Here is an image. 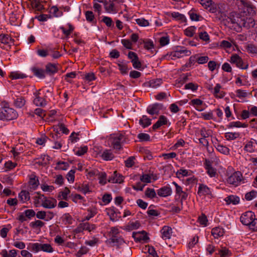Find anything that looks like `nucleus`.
Masks as SVG:
<instances>
[{"label":"nucleus","instance_id":"obj_56","mask_svg":"<svg viewBox=\"0 0 257 257\" xmlns=\"http://www.w3.org/2000/svg\"><path fill=\"white\" fill-rule=\"evenodd\" d=\"M136 23L140 27H147L150 26L148 20L144 18H138L135 20Z\"/></svg>","mask_w":257,"mask_h":257},{"label":"nucleus","instance_id":"obj_13","mask_svg":"<svg viewBox=\"0 0 257 257\" xmlns=\"http://www.w3.org/2000/svg\"><path fill=\"white\" fill-rule=\"evenodd\" d=\"M171 124V122L169 121L166 116L161 115L159 116L157 122L153 125L152 128L153 130H156L163 125H166L169 126Z\"/></svg>","mask_w":257,"mask_h":257},{"label":"nucleus","instance_id":"obj_55","mask_svg":"<svg viewBox=\"0 0 257 257\" xmlns=\"http://www.w3.org/2000/svg\"><path fill=\"white\" fill-rule=\"evenodd\" d=\"M70 193V191L68 188L65 187L64 191H61L58 197L60 199H63L65 200H67L68 199V195Z\"/></svg>","mask_w":257,"mask_h":257},{"label":"nucleus","instance_id":"obj_29","mask_svg":"<svg viewBox=\"0 0 257 257\" xmlns=\"http://www.w3.org/2000/svg\"><path fill=\"white\" fill-rule=\"evenodd\" d=\"M12 40L13 39L9 35L5 34H0V47L5 49L4 47L2 46V44L10 46V43Z\"/></svg>","mask_w":257,"mask_h":257},{"label":"nucleus","instance_id":"obj_28","mask_svg":"<svg viewBox=\"0 0 257 257\" xmlns=\"http://www.w3.org/2000/svg\"><path fill=\"white\" fill-rule=\"evenodd\" d=\"M224 233V229L220 226L215 227L211 230V235L215 239L223 236Z\"/></svg>","mask_w":257,"mask_h":257},{"label":"nucleus","instance_id":"obj_7","mask_svg":"<svg viewBox=\"0 0 257 257\" xmlns=\"http://www.w3.org/2000/svg\"><path fill=\"white\" fill-rule=\"evenodd\" d=\"M255 14V7L251 3L242 0V17H252Z\"/></svg>","mask_w":257,"mask_h":257},{"label":"nucleus","instance_id":"obj_14","mask_svg":"<svg viewBox=\"0 0 257 257\" xmlns=\"http://www.w3.org/2000/svg\"><path fill=\"white\" fill-rule=\"evenodd\" d=\"M172 184L175 187V193L176 195L179 196L180 198V203L181 205L183 204V201L186 200L188 197V193L183 190L182 187L179 186L176 182H173Z\"/></svg>","mask_w":257,"mask_h":257},{"label":"nucleus","instance_id":"obj_11","mask_svg":"<svg viewBox=\"0 0 257 257\" xmlns=\"http://www.w3.org/2000/svg\"><path fill=\"white\" fill-rule=\"evenodd\" d=\"M227 183L237 186L241 181V172L239 171L235 172L229 175L226 179Z\"/></svg>","mask_w":257,"mask_h":257},{"label":"nucleus","instance_id":"obj_41","mask_svg":"<svg viewBox=\"0 0 257 257\" xmlns=\"http://www.w3.org/2000/svg\"><path fill=\"white\" fill-rule=\"evenodd\" d=\"M19 198L23 202L25 203L29 201L30 199V193L26 190L21 191L19 194Z\"/></svg>","mask_w":257,"mask_h":257},{"label":"nucleus","instance_id":"obj_16","mask_svg":"<svg viewBox=\"0 0 257 257\" xmlns=\"http://www.w3.org/2000/svg\"><path fill=\"white\" fill-rule=\"evenodd\" d=\"M29 178L28 184L30 188L33 190L37 189L40 184L39 177L36 176L35 172H33L29 175Z\"/></svg>","mask_w":257,"mask_h":257},{"label":"nucleus","instance_id":"obj_26","mask_svg":"<svg viewBox=\"0 0 257 257\" xmlns=\"http://www.w3.org/2000/svg\"><path fill=\"white\" fill-rule=\"evenodd\" d=\"M221 86L220 84L217 83L215 85L212 93L214 97L216 98H222L224 97L225 93L221 90Z\"/></svg>","mask_w":257,"mask_h":257},{"label":"nucleus","instance_id":"obj_30","mask_svg":"<svg viewBox=\"0 0 257 257\" xmlns=\"http://www.w3.org/2000/svg\"><path fill=\"white\" fill-rule=\"evenodd\" d=\"M140 44H144V48L148 51H152L154 49L155 45L153 41L150 39H142L140 40Z\"/></svg>","mask_w":257,"mask_h":257},{"label":"nucleus","instance_id":"obj_22","mask_svg":"<svg viewBox=\"0 0 257 257\" xmlns=\"http://www.w3.org/2000/svg\"><path fill=\"white\" fill-rule=\"evenodd\" d=\"M197 194L199 196L211 195L210 189L206 185L201 184L199 185Z\"/></svg>","mask_w":257,"mask_h":257},{"label":"nucleus","instance_id":"obj_1","mask_svg":"<svg viewBox=\"0 0 257 257\" xmlns=\"http://www.w3.org/2000/svg\"><path fill=\"white\" fill-rule=\"evenodd\" d=\"M33 103L37 106L45 107L50 101V98L53 97V88L50 87L39 89L34 93Z\"/></svg>","mask_w":257,"mask_h":257},{"label":"nucleus","instance_id":"obj_47","mask_svg":"<svg viewBox=\"0 0 257 257\" xmlns=\"http://www.w3.org/2000/svg\"><path fill=\"white\" fill-rule=\"evenodd\" d=\"M31 4L32 7L37 11H41L44 9V6L40 0H32Z\"/></svg>","mask_w":257,"mask_h":257},{"label":"nucleus","instance_id":"obj_4","mask_svg":"<svg viewBox=\"0 0 257 257\" xmlns=\"http://www.w3.org/2000/svg\"><path fill=\"white\" fill-rule=\"evenodd\" d=\"M191 52L184 47L177 46L173 51L168 53L165 57L168 59L175 60L191 55Z\"/></svg>","mask_w":257,"mask_h":257},{"label":"nucleus","instance_id":"obj_50","mask_svg":"<svg viewBox=\"0 0 257 257\" xmlns=\"http://www.w3.org/2000/svg\"><path fill=\"white\" fill-rule=\"evenodd\" d=\"M88 214L85 216L83 221H88L97 214V210L95 208H90L87 209Z\"/></svg>","mask_w":257,"mask_h":257},{"label":"nucleus","instance_id":"obj_32","mask_svg":"<svg viewBox=\"0 0 257 257\" xmlns=\"http://www.w3.org/2000/svg\"><path fill=\"white\" fill-rule=\"evenodd\" d=\"M66 26L68 27V29H66L64 26L60 27L59 29L61 30L66 38H68L71 34L73 32L74 27L69 23H67Z\"/></svg>","mask_w":257,"mask_h":257},{"label":"nucleus","instance_id":"obj_38","mask_svg":"<svg viewBox=\"0 0 257 257\" xmlns=\"http://www.w3.org/2000/svg\"><path fill=\"white\" fill-rule=\"evenodd\" d=\"M244 48L245 51L248 53L257 54V46L252 43H245Z\"/></svg>","mask_w":257,"mask_h":257},{"label":"nucleus","instance_id":"obj_46","mask_svg":"<svg viewBox=\"0 0 257 257\" xmlns=\"http://www.w3.org/2000/svg\"><path fill=\"white\" fill-rule=\"evenodd\" d=\"M230 62L237 67L241 68V58L237 54H233L230 57Z\"/></svg>","mask_w":257,"mask_h":257},{"label":"nucleus","instance_id":"obj_23","mask_svg":"<svg viewBox=\"0 0 257 257\" xmlns=\"http://www.w3.org/2000/svg\"><path fill=\"white\" fill-rule=\"evenodd\" d=\"M117 209L112 207L106 209L107 214L109 216L110 219L112 221H116L118 220V214H120L119 212H117Z\"/></svg>","mask_w":257,"mask_h":257},{"label":"nucleus","instance_id":"obj_37","mask_svg":"<svg viewBox=\"0 0 257 257\" xmlns=\"http://www.w3.org/2000/svg\"><path fill=\"white\" fill-rule=\"evenodd\" d=\"M152 119L146 115H143L139 120V124L143 128L150 126L152 123Z\"/></svg>","mask_w":257,"mask_h":257},{"label":"nucleus","instance_id":"obj_40","mask_svg":"<svg viewBox=\"0 0 257 257\" xmlns=\"http://www.w3.org/2000/svg\"><path fill=\"white\" fill-rule=\"evenodd\" d=\"M229 19L232 23L237 24L239 27L240 23V15L235 12H232L230 15Z\"/></svg>","mask_w":257,"mask_h":257},{"label":"nucleus","instance_id":"obj_18","mask_svg":"<svg viewBox=\"0 0 257 257\" xmlns=\"http://www.w3.org/2000/svg\"><path fill=\"white\" fill-rule=\"evenodd\" d=\"M57 201L56 199L46 196L42 206L45 208L53 209L57 205Z\"/></svg>","mask_w":257,"mask_h":257},{"label":"nucleus","instance_id":"obj_42","mask_svg":"<svg viewBox=\"0 0 257 257\" xmlns=\"http://www.w3.org/2000/svg\"><path fill=\"white\" fill-rule=\"evenodd\" d=\"M69 167V164L64 161H59L56 164L55 169L56 170H67Z\"/></svg>","mask_w":257,"mask_h":257},{"label":"nucleus","instance_id":"obj_20","mask_svg":"<svg viewBox=\"0 0 257 257\" xmlns=\"http://www.w3.org/2000/svg\"><path fill=\"white\" fill-rule=\"evenodd\" d=\"M123 176L115 171L109 177L108 182L111 183L120 184L123 182Z\"/></svg>","mask_w":257,"mask_h":257},{"label":"nucleus","instance_id":"obj_19","mask_svg":"<svg viewBox=\"0 0 257 257\" xmlns=\"http://www.w3.org/2000/svg\"><path fill=\"white\" fill-rule=\"evenodd\" d=\"M242 21H243V27L244 28H246L247 30H249V32H251L253 30L254 28L255 23L254 19L252 17H246L244 18L243 19H242Z\"/></svg>","mask_w":257,"mask_h":257},{"label":"nucleus","instance_id":"obj_35","mask_svg":"<svg viewBox=\"0 0 257 257\" xmlns=\"http://www.w3.org/2000/svg\"><path fill=\"white\" fill-rule=\"evenodd\" d=\"M224 200L227 204H232L233 205L238 204L240 202V198L238 196L231 195L226 197Z\"/></svg>","mask_w":257,"mask_h":257},{"label":"nucleus","instance_id":"obj_33","mask_svg":"<svg viewBox=\"0 0 257 257\" xmlns=\"http://www.w3.org/2000/svg\"><path fill=\"white\" fill-rule=\"evenodd\" d=\"M171 17L176 21H179L181 23H186L187 19L184 15L179 12H173L171 13Z\"/></svg>","mask_w":257,"mask_h":257},{"label":"nucleus","instance_id":"obj_59","mask_svg":"<svg viewBox=\"0 0 257 257\" xmlns=\"http://www.w3.org/2000/svg\"><path fill=\"white\" fill-rule=\"evenodd\" d=\"M240 136L239 133H231L228 132L226 133L224 135L225 138L227 140H233L237 138Z\"/></svg>","mask_w":257,"mask_h":257},{"label":"nucleus","instance_id":"obj_6","mask_svg":"<svg viewBox=\"0 0 257 257\" xmlns=\"http://www.w3.org/2000/svg\"><path fill=\"white\" fill-rule=\"evenodd\" d=\"M17 112L13 108L5 106L0 108V120H11L18 117Z\"/></svg>","mask_w":257,"mask_h":257},{"label":"nucleus","instance_id":"obj_45","mask_svg":"<svg viewBox=\"0 0 257 257\" xmlns=\"http://www.w3.org/2000/svg\"><path fill=\"white\" fill-rule=\"evenodd\" d=\"M27 77L26 75L19 71H14L10 73L9 77L12 80L23 79Z\"/></svg>","mask_w":257,"mask_h":257},{"label":"nucleus","instance_id":"obj_36","mask_svg":"<svg viewBox=\"0 0 257 257\" xmlns=\"http://www.w3.org/2000/svg\"><path fill=\"white\" fill-rule=\"evenodd\" d=\"M31 70L34 75L36 77L43 79L45 77V71L42 69L36 67H33L31 68Z\"/></svg>","mask_w":257,"mask_h":257},{"label":"nucleus","instance_id":"obj_8","mask_svg":"<svg viewBox=\"0 0 257 257\" xmlns=\"http://www.w3.org/2000/svg\"><path fill=\"white\" fill-rule=\"evenodd\" d=\"M30 249L35 252H38L43 251L46 252L51 253L54 251V249L50 244L49 243H33L30 244Z\"/></svg>","mask_w":257,"mask_h":257},{"label":"nucleus","instance_id":"obj_17","mask_svg":"<svg viewBox=\"0 0 257 257\" xmlns=\"http://www.w3.org/2000/svg\"><path fill=\"white\" fill-rule=\"evenodd\" d=\"M161 237L163 240L169 239L171 238L173 231L171 227L169 226H164L160 230Z\"/></svg>","mask_w":257,"mask_h":257},{"label":"nucleus","instance_id":"obj_39","mask_svg":"<svg viewBox=\"0 0 257 257\" xmlns=\"http://www.w3.org/2000/svg\"><path fill=\"white\" fill-rule=\"evenodd\" d=\"M133 237L137 241L146 240L149 239L146 232L143 231L141 232L133 233Z\"/></svg>","mask_w":257,"mask_h":257},{"label":"nucleus","instance_id":"obj_58","mask_svg":"<svg viewBox=\"0 0 257 257\" xmlns=\"http://www.w3.org/2000/svg\"><path fill=\"white\" fill-rule=\"evenodd\" d=\"M107 175L104 172H99L98 174V180L99 184L104 185L107 183Z\"/></svg>","mask_w":257,"mask_h":257},{"label":"nucleus","instance_id":"obj_10","mask_svg":"<svg viewBox=\"0 0 257 257\" xmlns=\"http://www.w3.org/2000/svg\"><path fill=\"white\" fill-rule=\"evenodd\" d=\"M163 109V104L160 103H155L149 105L146 109L147 112L151 115H158L161 110Z\"/></svg>","mask_w":257,"mask_h":257},{"label":"nucleus","instance_id":"obj_3","mask_svg":"<svg viewBox=\"0 0 257 257\" xmlns=\"http://www.w3.org/2000/svg\"><path fill=\"white\" fill-rule=\"evenodd\" d=\"M242 224L248 226L253 231H257V218H255L254 213L251 211H246L242 214Z\"/></svg>","mask_w":257,"mask_h":257},{"label":"nucleus","instance_id":"obj_61","mask_svg":"<svg viewBox=\"0 0 257 257\" xmlns=\"http://www.w3.org/2000/svg\"><path fill=\"white\" fill-rule=\"evenodd\" d=\"M62 221L65 224H71L73 219L69 213H65L62 216Z\"/></svg>","mask_w":257,"mask_h":257},{"label":"nucleus","instance_id":"obj_24","mask_svg":"<svg viewBox=\"0 0 257 257\" xmlns=\"http://www.w3.org/2000/svg\"><path fill=\"white\" fill-rule=\"evenodd\" d=\"M205 9L208 10L211 13H215L216 8L212 6L213 2L211 0H197Z\"/></svg>","mask_w":257,"mask_h":257},{"label":"nucleus","instance_id":"obj_62","mask_svg":"<svg viewBox=\"0 0 257 257\" xmlns=\"http://www.w3.org/2000/svg\"><path fill=\"white\" fill-rule=\"evenodd\" d=\"M196 29V28L194 26L189 27L184 31V34L187 37H192L193 36Z\"/></svg>","mask_w":257,"mask_h":257},{"label":"nucleus","instance_id":"obj_54","mask_svg":"<svg viewBox=\"0 0 257 257\" xmlns=\"http://www.w3.org/2000/svg\"><path fill=\"white\" fill-rule=\"evenodd\" d=\"M145 194L146 197L153 199L156 197V193L154 189L147 188L145 191Z\"/></svg>","mask_w":257,"mask_h":257},{"label":"nucleus","instance_id":"obj_2","mask_svg":"<svg viewBox=\"0 0 257 257\" xmlns=\"http://www.w3.org/2000/svg\"><path fill=\"white\" fill-rule=\"evenodd\" d=\"M109 238L105 241L107 245L110 246H116L122 245L124 240L120 234V231L117 227H112L108 232Z\"/></svg>","mask_w":257,"mask_h":257},{"label":"nucleus","instance_id":"obj_12","mask_svg":"<svg viewBox=\"0 0 257 257\" xmlns=\"http://www.w3.org/2000/svg\"><path fill=\"white\" fill-rule=\"evenodd\" d=\"M54 213L52 211H38L36 213V216L39 219L49 221L54 217Z\"/></svg>","mask_w":257,"mask_h":257},{"label":"nucleus","instance_id":"obj_52","mask_svg":"<svg viewBox=\"0 0 257 257\" xmlns=\"http://www.w3.org/2000/svg\"><path fill=\"white\" fill-rule=\"evenodd\" d=\"M86 21L90 23L94 24L96 23L94 14L92 11H88L85 14Z\"/></svg>","mask_w":257,"mask_h":257},{"label":"nucleus","instance_id":"obj_27","mask_svg":"<svg viewBox=\"0 0 257 257\" xmlns=\"http://www.w3.org/2000/svg\"><path fill=\"white\" fill-rule=\"evenodd\" d=\"M188 14L190 19L193 21H200L203 19V18L199 15L195 9L192 8L188 12Z\"/></svg>","mask_w":257,"mask_h":257},{"label":"nucleus","instance_id":"obj_57","mask_svg":"<svg viewBox=\"0 0 257 257\" xmlns=\"http://www.w3.org/2000/svg\"><path fill=\"white\" fill-rule=\"evenodd\" d=\"M198 35L200 39L205 41L206 42H209L210 37L206 31H200L199 30Z\"/></svg>","mask_w":257,"mask_h":257},{"label":"nucleus","instance_id":"obj_60","mask_svg":"<svg viewBox=\"0 0 257 257\" xmlns=\"http://www.w3.org/2000/svg\"><path fill=\"white\" fill-rule=\"evenodd\" d=\"M170 37L168 35L161 37L159 39V43L161 46L164 47L169 44L170 43Z\"/></svg>","mask_w":257,"mask_h":257},{"label":"nucleus","instance_id":"obj_15","mask_svg":"<svg viewBox=\"0 0 257 257\" xmlns=\"http://www.w3.org/2000/svg\"><path fill=\"white\" fill-rule=\"evenodd\" d=\"M204 166L210 177H215L217 175L216 169L212 167V163L210 160L205 159Z\"/></svg>","mask_w":257,"mask_h":257},{"label":"nucleus","instance_id":"obj_63","mask_svg":"<svg viewBox=\"0 0 257 257\" xmlns=\"http://www.w3.org/2000/svg\"><path fill=\"white\" fill-rule=\"evenodd\" d=\"M151 179L152 177L151 175L148 174H143L140 177L141 181L144 183L145 184L151 183Z\"/></svg>","mask_w":257,"mask_h":257},{"label":"nucleus","instance_id":"obj_53","mask_svg":"<svg viewBox=\"0 0 257 257\" xmlns=\"http://www.w3.org/2000/svg\"><path fill=\"white\" fill-rule=\"evenodd\" d=\"M218 254L220 257H229L231 255V252L228 248L225 247H221V248L218 251Z\"/></svg>","mask_w":257,"mask_h":257},{"label":"nucleus","instance_id":"obj_44","mask_svg":"<svg viewBox=\"0 0 257 257\" xmlns=\"http://www.w3.org/2000/svg\"><path fill=\"white\" fill-rule=\"evenodd\" d=\"M26 103V100L24 97L18 96L15 99L14 104L15 106L17 108L23 107Z\"/></svg>","mask_w":257,"mask_h":257},{"label":"nucleus","instance_id":"obj_51","mask_svg":"<svg viewBox=\"0 0 257 257\" xmlns=\"http://www.w3.org/2000/svg\"><path fill=\"white\" fill-rule=\"evenodd\" d=\"M50 13L52 14L55 17H59L63 15V13L59 10L58 8L53 6L50 8Z\"/></svg>","mask_w":257,"mask_h":257},{"label":"nucleus","instance_id":"obj_34","mask_svg":"<svg viewBox=\"0 0 257 257\" xmlns=\"http://www.w3.org/2000/svg\"><path fill=\"white\" fill-rule=\"evenodd\" d=\"M46 196L41 194L40 192H37L36 195L34 197V202L36 207L41 206L43 203Z\"/></svg>","mask_w":257,"mask_h":257},{"label":"nucleus","instance_id":"obj_43","mask_svg":"<svg viewBox=\"0 0 257 257\" xmlns=\"http://www.w3.org/2000/svg\"><path fill=\"white\" fill-rule=\"evenodd\" d=\"M69 197L70 199L72 200V201L75 203L84 202L86 201L84 198L81 195L78 194L72 193L70 195Z\"/></svg>","mask_w":257,"mask_h":257},{"label":"nucleus","instance_id":"obj_31","mask_svg":"<svg viewBox=\"0 0 257 257\" xmlns=\"http://www.w3.org/2000/svg\"><path fill=\"white\" fill-rule=\"evenodd\" d=\"M100 157L103 160L108 161L112 160L114 155L111 150L105 149L102 152Z\"/></svg>","mask_w":257,"mask_h":257},{"label":"nucleus","instance_id":"obj_49","mask_svg":"<svg viewBox=\"0 0 257 257\" xmlns=\"http://www.w3.org/2000/svg\"><path fill=\"white\" fill-rule=\"evenodd\" d=\"M162 83L163 80L161 78L153 79L149 82V86L154 88L159 87Z\"/></svg>","mask_w":257,"mask_h":257},{"label":"nucleus","instance_id":"obj_21","mask_svg":"<svg viewBox=\"0 0 257 257\" xmlns=\"http://www.w3.org/2000/svg\"><path fill=\"white\" fill-rule=\"evenodd\" d=\"M45 73L50 76L53 75L58 71V65L54 63H48L45 66Z\"/></svg>","mask_w":257,"mask_h":257},{"label":"nucleus","instance_id":"obj_48","mask_svg":"<svg viewBox=\"0 0 257 257\" xmlns=\"http://www.w3.org/2000/svg\"><path fill=\"white\" fill-rule=\"evenodd\" d=\"M77 190L86 195L91 192L89 186L87 184H82L77 187Z\"/></svg>","mask_w":257,"mask_h":257},{"label":"nucleus","instance_id":"obj_9","mask_svg":"<svg viewBox=\"0 0 257 257\" xmlns=\"http://www.w3.org/2000/svg\"><path fill=\"white\" fill-rule=\"evenodd\" d=\"M96 225L94 224H90L88 222L80 223L78 226L75 229L74 232L76 233H79L84 230H87L91 232L96 229Z\"/></svg>","mask_w":257,"mask_h":257},{"label":"nucleus","instance_id":"obj_5","mask_svg":"<svg viewBox=\"0 0 257 257\" xmlns=\"http://www.w3.org/2000/svg\"><path fill=\"white\" fill-rule=\"evenodd\" d=\"M125 136L122 133L111 134L109 138V142L111 147L116 150H120L122 146L125 141Z\"/></svg>","mask_w":257,"mask_h":257},{"label":"nucleus","instance_id":"obj_25","mask_svg":"<svg viewBox=\"0 0 257 257\" xmlns=\"http://www.w3.org/2000/svg\"><path fill=\"white\" fill-rule=\"evenodd\" d=\"M172 193V190L171 187L169 186H164L157 190V194L160 197H166L170 196Z\"/></svg>","mask_w":257,"mask_h":257},{"label":"nucleus","instance_id":"obj_64","mask_svg":"<svg viewBox=\"0 0 257 257\" xmlns=\"http://www.w3.org/2000/svg\"><path fill=\"white\" fill-rule=\"evenodd\" d=\"M257 196V191L255 190H251V191L246 193L245 194V199L247 201H250L253 198H255Z\"/></svg>","mask_w":257,"mask_h":257}]
</instances>
